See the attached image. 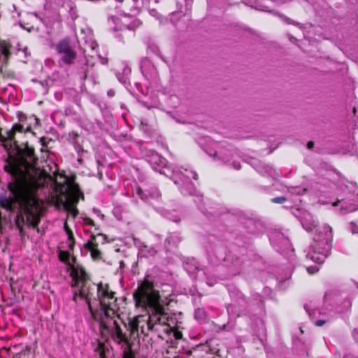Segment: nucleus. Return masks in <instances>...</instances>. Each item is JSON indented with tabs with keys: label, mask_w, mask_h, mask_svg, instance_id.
<instances>
[{
	"label": "nucleus",
	"mask_w": 358,
	"mask_h": 358,
	"mask_svg": "<svg viewBox=\"0 0 358 358\" xmlns=\"http://www.w3.org/2000/svg\"><path fill=\"white\" fill-rule=\"evenodd\" d=\"M59 259L68 265L73 280L72 287L76 288L73 301L76 303L78 300L83 301L92 317L99 322L101 329L107 331L115 342L126 345L127 348L129 341L118 322L119 306L115 293L109 289L107 284L96 285L89 282L84 268L69 253L61 252Z\"/></svg>",
	"instance_id": "obj_1"
},
{
	"label": "nucleus",
	"mask_w": 358,
	"mask_h": 358,
	"mask_svg": "<svg viewBox=\"0 0 358 358\" xmlns=\"http://www.w3.org/2000/svg\"><path fill=\"white\" fill-rule=\"evenodd\" d=\"M133 296L136 306L146 310L148 315H139L130 319L127 326L123 324L129 331L131 338L136 339L140 334L148 336L150 331L166 341L182 337L181 332L175 329V318L163 308V301L152 282L148 279L141 282Z\"/></svg>",
	"instance_id": "obj_2"
},
{
	"label": "nucleus",
	"mask_w": 358,
	"mask_h": 358,
	"mask_svg": "<svg viewBox=\"0 0 358 358\" xmlns=\"http://www.w3.org/2000/svg\"><path fill=\"white\" fill-rule=\"evenodd\" d=\"M29 162L22 160L25 171H21L19 176H14L8 184L10 195L0 200V206L7 211L17 213L15 223L20 233L23 231L22 224L36 228L40 222V205L36 196L39 187L36 176L31 175L28 169L34 160L31 151L28 152Z\"/></svg>",
	"instance_id": "obj_3"
},
{
	"label": "nucleus",
	"mask_w": 358,
	"mask_h": 358,
	"mask_svg": "<svg viewBox=\"0 0 358 358\" xmlns=\"http://www.w3.org/2000/svg\"><path fill=\"white\" fill-rule=\"evenodd\" d=\"M332 229L327 224L317 227L306 253V259L319 264H322L331 248Z\"/></svg>",
	"instance_id": "obj_4"
},
{
	"label": "nucleus",
	"mask_w": 358,
	"mask_h": 358,
	"mask_svg": "<svg viewBox=\"0 0 358 358\" xmlns=\"http://www.w3.org/2000/svg\"><path fill=\"white\" fill-rule=\"evenodd\" d=\"M217 143H213V148H203L205 152L213 157L217 162L239 170L241 164L237 161V150L234 148H215Z\"/></svg>",
	"instance_id": "obj_5"
},
{
	"label": "nucleus",
	"mask_w": 358,
	"mask_h": 358,
	"mask_svg": "<svg viewBox=\"0 0 358 358\" xmlns=\"http://www.w3.org/2000/svg\"><path fill=\"white\" fill-rule=\"evenodd\" d=\"M344 196L333 203L334 206H340L341 213H349L358 209V188L352 182L341 186Z\"/></svg>",
	"instance_id": "obj_6"
},
{
	"label": "nucleus",
	"mask_w": 358,
	"mask_h": 358,
	"mask_svg": "<svg viewBox=\"0 0 358 358\" xmlns=\"http://www.w3.org/2000/svg\"><path fill=\"white\" fill-rule=\"evenodd\" d=\"M187 174L182 173L180 170L173 169L172 171V176L170 178L172 179L173 182L178 186L179 190L183 195H196V190L194 188V185L189 180L188 173L192 175V178L194 180L198 179V174L192 170L185 169Z\"/></svg>",
	"instance_id": "obj_7"
},
{
	"label": "nucleus",
	"mask_w": 358,
	"mask_h": 358,
	"mask_svg": "<svg viewBox=\"0 0 358 358\" xmlns=\"http://www.w3.org/2000/svg\"><path fill=\"white\" fill-rule=\"evenodd\" d=\"M55 49L59 55V62L67 66H71L74 63L77 57V52L69 37L59 41L55 45Z\"/></svg>",
	"instance_id": "obj_8"
},
{
	"label": "nucleus",
	"mask_w": 358,
	"mask_h": 358,
	"mask_svg": "<svg viewBox=\"0 0 358 358\" xmlns=\"http://www.w3.org/2000/svg\"><path fill=\"white\" fill-rule=\"evenodd\" d=\"M268 238L273 248L280 253L293 252L289 239L279 231L274 230L269 232Z\"/></svg>",
	"instance_id": "obj_9"
},
{
	"label": "nucleus",
	"mask_w": 358,
	"mask_h": 358,
	"mask_svg": "<svg viewBox=\"0 0 358 358\" xmlns=\"http://www.w3.org/2000/svg\"><path fill=\"white\" fill-rule=\"evenodd\" d=\"M250 164L257 170L258 173L264 176L276 178L279 176V173L271 166L262 164L256 159H252Z\"/></svg>",
	"instance_id": "obj_10"
},
{
	"label": "nucleus",
	"mask_w": 358,
	"mask_h": 358,
	"mask_svg": "<svg viewBox=\"0 0 358 358\" xmlns=\"http://www.w3.org/2000/svg\"><path fill=\"white\" fill-rule=\"evenodd\" d=\"M136 194L138 196L145 202L152 205L154 201H159L162 195L157 188L153 187L150 190L143 192L141 188H137Z\"/></svg>",
	"instance_id": "obj_11"
},
{
	"label": "nucleus",
	"mask_w": 358,
	"mask_h": 358,
	"mask_svg": "<svg viewBox=\"0 0 358 358\" xmlns=\"http://www.w3.org/2000/svg\"><path fill=\"white\" fill-rule=\"evenodd\" d=\"M304 308L308 314L310 320L316 326L321 327L329 321V318L324 315H322L320 310L316 308L311 309L308 304L304 306Z\"/></svg>",
	"instance_id": "obj_12"
},
{
	"label": "nucleus",
	"mask_w": 358,
	"mask_h": 358,
	"mask_svg": "<svg viewBox=\"0 0 358 358\" xmlns=\"http://www.w3.org/2000/svg\"><path fill=\"white\" fill-rule=\"evenodd\" d=\"M5 122L6 118L3 117V113H0V142L2 143H5L7 141H12L14 131H21V127L15 124L13 125L12 127L13 131H6V136L4 134H2V131L4 129Z\"/></svg>",
	"instance_id": "obj_13"
},
{
	"label": "nucleus",
	"mask_w": 358,
	"mask_h": 358,
	"mask_svg": "<svg viewBox=\"0 0 358 358\" xmlns=\"http://www.w3.org/2000/svg\"><path fill=\"white\" fill-rule=\"evenodd\" d=\"M149 163L152 166V169L155 171L159 172L161 174H164L166 176H168L167 173L165 172V171H162L159 169V168L161 166H164L165 165L166 159L161 156H159L157 153H152L151 156L148 159Z\"/></svg>",
	"instance_id": "obj_14"
},
{
	"label": "nucleus",
	"mask_w": 358,
	"mask_h": 358,
	"mask_svg": "<svg viewBox=\"0 0 358 358\" xmlns=\"http://www.w3.org/2000/svg\"><path fill=\"white\" fill-rule=\"evenodd\" d=\"M301 223L305 230L312 231L316 227V221L310 213H305L301 220Z\"/></svg>",
	"instance_id": "obj_15"
},
{
	"label": "nucleus",
	"mask_w": 358,
	"mask_h": 358,
	"mask_svg": "<svg viewBox=\"0 0 358 358\" xmlns=\"http://www.w3.org/2000/svg\"><path fill=\"white\" fill-rule=\"evenodd\" d=\"M171 117L180 124H189L192 122V113H170Z\"/></svg>",
	"instance_id": "obj_16"
},
{
	"label": "nucleus",
	"mask_w": 358,
	"mask_h": 358,
	"mask_svg": "<svg viewBox=\"0 0 358 358\" xmlns=\"http://www.w3.org/2000/svg\"><path fill=\"white\" fill-rule=\"evenodd\" d=\"M97 244L92 240H90L85 243V248L90 252L91 257L93 259L97 260L101 258V253L97 249Z\"/></svg>",
	"instance_id": "obj_17"
},
{
	"label": "nucleus",
	"mask_w": 358,
	"mask_h": 358,
	"mask_svg": "<svg viewBox=\"0 0 358 358\" xmlns=\"http://www.w3.org/2000/svg\"><path fill=\"white\" fill-rule=\"evenodd\" d=\"M181 236L178 233H171L169 235V236L166 238V243L167 244V247L169 249L177 246L179 243L181 241Z\"/></svg>",
	"instance_id": "obj_18"
},
{
	"label": "nucleus",
	"mask_w": 358,
	"mask_h": 358,
	"mask_svg": "<svg viewBox=\"0 0 358 358\" xmlns=\"http://www.w3.org/2000/svg\"><path fill=\"white\" fill-rule=\"evenodd\" d=\"M194 318L201 323H204L208 321V316L206 310L203 308H198L194 311Z\"/></svg>",
	"instance_id": "obj_19"
},
{
	"label": "nucleus",
	"mask_w": 358,
	"mask_h": 358,
	"mask_svg": "<svg viewBox=\"0 0 358 358\" xmlns=\"http://www.w3.org/2000/svg\"><path fill=\"white\" fill-rule=\"evenodd\" d=\"M68 139L70 142H71L76 150L80 148V137L79 134L76 131H71L69 134Z\"/></svg>",
	"instance_id": "obj_20"
},
{
	"label": "nucleus",
	"mask_w": 358,
	"mask_h": 358,
	"mask_svg": "<svg viewBox=\"0 0 358 358\" xmlns=\"http://www.w3.org/2000/svg\"><path fill=\"white\" fill-rule=\"evenodd\" d=\"M163 215L166 217L167 219L173 221V222H178L180 220V217L179 215V214H178L176 212H171V211H169V210H165L164 212V214Z\"/></svg>",
	"instance_id": "obj_21"
},
{
	"label": "nucleus",
	"mask_w": 358,
	"mask_h": 358,
	"mask_svg": "<svg viewBox=\"0 0 358 358\" xmlns=\"http://www.w3.org/2000/svg\"><path fill=\"white\" fill-rule=\"evenodd\" d=\"M9 48L10 46L8 43H7L5 41H0V52L6 58H8L10 54Z\"/></svg>",
	"instance_id": "obj_22"
},
{
	"label": "nucleus",
	"mask_w": 358,
	"mask_h": 358,
	"mask_svg": "<svg viewBox=\"0 0 358 358\" xmlns=\"http://www.w3.org/2000/svg\"><path fill=\"white\" fill-rule=\"evenodd\" d=\"M124 209L122 206H115L113 209V213L115 217L120 220L122 219V214Z\"/></svg>",
	"instance_id": "obj_23"
},
{
	"label": "nucleus",
	"mask_w": 358,
	"mask_h": 358,
	"mask_svg": "<svg viewBox=\"0 0 358 358\" xmlns=\"http://www.w3.org/2000/svg\"><path fill=\"white\" fill-rule=\"evenodd\" d=\"M140 127H141V129L145 133H149L152 130V129L153 127V124H150V123H148L145 120H140Z\"/></svg>",
	"instance_id": "obj_24"
},
{
	"label": "nucleus",
	"mask_w": 358,
	"mask_h": 358,
	"mask_svg": "<svg viewBox=\"0 0 358 358\" xmlns=\"http://www.w3.org/2000/svg\"><path fill=\"white\" fill-rule=\"evenodd\" d=\"M142 24V22L138 19H134L132 20L131 23L127 25V28L129 30H135V29L138 28Z\"/></svg>",
	"instance_id": "obj_25"
},
{
	"label": "nucleus",
	"mask_w": 358,
	"mask_h": 358,
	"mask_svg": "<svg viewBox=\"0 0 358 358\" xmlns=\"http://www.w3.org/2000/svg\"><path fill=\"white\" fill-rule=\"evenodd\" d=\"M348 230L352 234H358V225L352 222L348 225Z\"/></svg>",
	"instance_id": "obj_26"
},
{
	"label": "nucleus",
	"mask_w": 358,
	"mask_h": 358,
	"mask_svg": "<svg viewBox=\"0 0 358 358\" xmlns=\"http://www.w3.org/2000/svg\"><path fill=\"white\" fill-rule=\"evenodd\" d=\"M64 227L66 232V234L68 235L69 240L73 241V233H72L71 230L69 228L66 222L64 223Z\"/></svg>",
	"instance_id": "obj_27"
},
{
	"label": "nucleus",
	"mask_w": 358,
	"mask_h": 358,
	"mask_svg": "<svg viewBox=\"0 0 358 358\" xmlns=\"http://www.w3.org/2000/svg\"><path fill=\"white\" fill-rule=\"evenodd\" d=\"M224 261L227 262H231V264L234 267H237V258H236V259L234 261L231 258V257L229 255H227L224 258Z\"/></svg>",
	"instance_id": "obj_28"
},
{
	"label": "nucleus",
	"mask_w": 358,
	"mask_h": 358,
	"mask_svg": "<svg viewBox=\"0 0 358 358\" xmlns=\"http://www.w3.org/2000/svg\"><path fill=\"white\" fill-rule=\"evenodd\" d=\"M272 202L275 203H282L286 201V198L284 196H278L271 199Z\"/></svg>",
	"instance_id": "obj_29"
},
{
	"label": "nucleus",
	"mask_w": 358,
	"mask_h": 358,
	"mask_svg": "<svg viewBox=\"0 0 358 358\" xmlns=\"http://www.w3.org/2000/svg\"><path fill=\"white\" fill-rule=\"evenodd\" d=\"M307 271L310 274H314L319 271V268L317 266L307 267Z\"/></svg>",
	"instance_id": "obj_30"
},
{
	"label": "nucleus",
	"mask_w": 358,
	"mask_h": 358,
	"mask_svg": "<svg viewBox=\"0 0 358 358\" xmlns=\"http://www.w3.org/2000/svg\"><path fill=\"white\" fill-rule=\"evenodd\" d=\"M134 243L136 245L138 246L141 251L143 252V249H146L148 247L146 245H145L143 243H141L140 241L138 240H134Z\"/></svg>",
	"instance_id": "obj_31"
},
{
	"label": "nucleus",
	"mask_w": 358,
	"mask_h": 358,
	"mask_svg": "<svg viewBox=\"0 0 358 358\" xmlns=\"http://www.w3.org/2000/svg\"><path fill=\"white\" fill-rule=\"evenodd\" d=\"M107 95L109 97H113L115 95V91L114 90L110 89L107 92Z\"/></svg>",
	"instance_id": "obj_32"
},
{
	"label": "nucleus",
	"mask_w": 358,
	"mask_h": 358,
	"mask_svg": "<svg viewBox=\"0 0 358 358\" xmlns=\"http://www.w3.org/2000/svg\"><path fill=\"white\" fill-rule=\"evenodd\" d=\"M85 222H86V223H87L88 225H90V226H93V225H94V221H93L92 219H90V218H87V219L85 220Z\"/></svg>",
	"instance_id": "obj_33"
},
{
	"label": "nucleus",
	"mask_w": 358,
	"mask_h": 358,
	"mask_svg": "<svg viewBox=\"0 0 358 358\" xmlns=\"http://www.w3.org/2000/svg\"><path fill=\"white\" fill-rule=\"evenodd\" d=\"M314 143L313 141H309L307 144L308 149H312L313 148Z\"/></svg>",
	"instance_id": "obj_34"
},
{
	"label": "nucleus",
	"mask_w": 358,
	"mask_h": 358,
	"mask_svg": "<svg viewBox=\"0 0 358 358\" xmlns=\"http://www.w3.org/2000/svg\"><path fill=\"white\" fill-rule=\"evenodd\" d=\"M207 284L209 285V286H213L214 285V282H211L210 280H207Z\"/></svg>",
	"instance_id": "obj_35"
},
{
	"label": "nucleus",
	"mask_w": 358,
	"mask_h": 358,
	"mask_svg": "<svg viewBox=\"0 0 358 358\" xmlns=\"http://www.w3.org/2000/svg\"><path fill=\"white\" fill-rule=\"evenodd\" d=\"M23 115H24V113H18V117H19V119L20 120V119H21V117H22V116H23Z\"/></svg>",
	"instance_id": "obj_36"
},
{
	"label": "nucleus",
	"mask_w": 358,
	"mask_h": 358,
	"mask_svg": "<svg viewBox=\"0 0 358 358\" xmlns=\"http://www.w3.org/2000/svg\"><path fill=\"white\" fill-rule=\"evenodd\" d=\"M77 213H78V210H74L73 213V216H76L77 215Z\"/></svg>",
	"instance_id": "obj_37"
},
{
	"label": "nucleus",
	"mask_w": 358,
	"mask_h": 358,
	"mask_svg": "<svg viewBox=\"0 0 358 358\" xmlns=\"http://www.w3.org/2000/svg\"><path fill=\"white\" fill-rule=\"evenodd\" d=\"M352 112H353V113L357 112L356 108H353V109H352Z\"/></svg>",
	"instance_id": "obj_38"
},
{
	"label": "nucleus",
	"mask_w": 358,
	"mask_h": 358,
	"mask_svg": "<svg viewBox=\"0 0 358 358\" xmlns=\"http://www.w3.org/2000/svg\"><path fill=\"white\" fill-rule=\"evenodd\" d=\"M99 178L101 179L102 178V173H99Z\"/></svg>",
	"instance_id": "obj_39"
},
{
	"label": "nucleus",
	"mask_w": 358,
	"mask_h": 358,
	"mask_svg": "<svg viewBox=\"0 0 358 358\" xmlns=\"http://www.w3.org/2000/svg\"><path fill=\"white\" fill-rule=\"evenodd\" d=\"M122 117H123L124 119H125V118H126V117H125V116H124V113H122Z\"/></svg>",
	"instance_id": "obj_40"
},
{
	"label": "nucleus",
	"mask_w": 358,
	"mask_h": 358,
	"mask_svg": "<svg viewBox=\"0 0 358 358\" xmlns=\"http://www.w3.org/2000/svg\"><path fill=\"white\" fill-rule=\"evenodd\" d=\"M208 140H209L208 138H205V141H206V142H208Z\"/></svg>",
	"instance_id": "obj_41"
},
{
	"label": "nucleus",
	"mask_w": 358,
	"mask_h": 358,
	"mask_svg": "<svg viewBox=\"0 0 358 358\" xmlns=\"http://www.w3.org/2000/svg\"><path fill=\"white\" fill-rule=\"evenodd\" d=\"M251 223H252V224H255V225L257 224V223L254 222H251Z\"/></svg>",
	"instance_id": "obj_42"
},
{
	"label": "nucleus",
	"mask_w": 358,
	"mask_h": 358,
	"mask_svg": "<svg viewBox=\"0 0 358 358\" xmlns=\"http://www.w3.org/2000/svg\"><path fill=\"white\" fill-rule=\"evenodd\" d=\"M343 358H348L347 356H345Z\"/></svg>",
	"instance_id": "obj_43"
},
{
	"label": "nucleus",
	"mask_w": 358,
	"mask_h": 358,
	"mask_svg": "<svg viewBox=\"0 0 358 358\" xmlns=\"http://www.w3.org/2000/svg\"><path fill=\"white\" fill-rule=\"evenodd\" d=\"M124 358H127V357H124Z\"/></svg>",
	"instance_id": "obj_44"
}]
</instances>
